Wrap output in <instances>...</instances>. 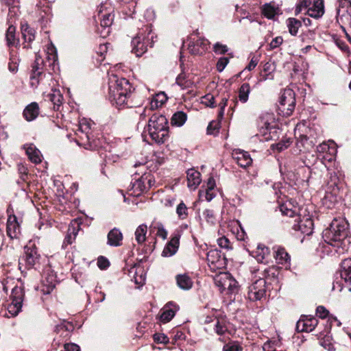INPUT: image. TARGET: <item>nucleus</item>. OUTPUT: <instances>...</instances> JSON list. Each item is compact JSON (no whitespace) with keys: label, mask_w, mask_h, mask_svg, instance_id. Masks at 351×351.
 Instances as JSON below:
<instances>
[{"label":"nucleus","mask_w":351,"mask_h":351,"mask_svg":"<svg viewBox=\"0 0 351 351\" xmlns=\"http://www.w3.org/2000/svg\"><path fill=\"white\" fill-rule=\"evenodd\" d=\"M23 38L25 42L30 43L35 39V30L30 28L27 25L21 26Z\"/></svg>","instance_id":"nucleus-36"},{"label":"nucleus","mask_w":351,"mask_h":351,"mask_svg":"<svg viewBox=\"0 0 351 351\" xmlns=\"http://www.w3.org/2000/svg\"><path fill=\"white\" fill-rule=\"evenodd\" d=\"M263 14L267 19H273L277 14V8L270 4H265L263 8Z\"/></svg>","instance_id":"nucleus-43"},{"label":"nucleus","mask_w":351,"mask_h":351,"mask_svg":"<svg viewBox=\"0 0 351 351\" xmlns=\"http://www.w3.org/2000/svg\"><path fill=\"white\" fill-rule=\"evenodd\" d=\"M330 330H323L320 332L319 336V343L324 347L325 349H327L328 351H335V348L332 345V339L331 336L329 335Z\"/></svg>","instance_id":"nucleus-29"},{"label":"nucleus","mask_w":351,"mask_h":351,"mask_svg":"<svg viewBox=\"0 0 351 351\" xmlns=\"http://www.w3.org/2000/svg\"><path fill=\"white\" fill-rule=\"evenodd\" d=\"M186 119V114L182 111H178L173 114L171 122L173 125L180 127L184 124Z\"/></svg>","instance_id":"nucleus-34"},{"label":"nucleus","mask_w":351,"mask_h":351,"mask_svg":"<svg viewBox=\"0 0 351 351\" xmlns=\"http://www.w3.org/2000/svg\"><path fill=\"white\" fill-rule=\"evenodd\" d=\"M274 257L277 263L283 265H289L291 258L283 247H278L274 252Z\"/></svg>","instance_id":"nucleus-26"},{"label":"nucleus","mask_w":351,"mask_h":351,"mask_svg":"<svg viewBox=\"0 0 351 351\" xmlns=\"http://www.w3.org/2000/svg\"><path fill=\"white\" fill-rule=\"evenodd\" d=\"M232 158L240 167L243 168L249 167L252 162L249 153L241 149H234L232 152Z\"/></svg>","instance_id":"nucleus-15"},{"label":"nucleus","mask_w":351,"mask_h":351,"mask_svg":"<svg viewBox=\"0 0 351 351\" xmlns=\"http://www.w3.org/2000/svg\"><path fill=\"white\" fill-rule=\"evenodd\" d=\"M108 245L112 247L121 245L123 240V234L118 228L112 229L108 234Z\"/></svg>","instance_id":"nucleus-23"},{"label":"nucleus","mask_w":351,"mask_h":351,"mask_svg":"<svg viewBox=\"0 0 351 351\" xmlns=\"http://www.w3.org/2000/svg\"><path fill=\"white\" fill-rule=\"evenodd\" d=\"M318 324V320L313 316L302 315L296 324V328L315 329Z\"/></svg>","instance_id":"nucleus-19"},{"label":"nucleus","mask_w":351,"mask_h":351,"mask_svg":"<svg viewBox=\"0 0 351 351\" xmlns=\"http://www.w3.org/2000/svg\"><path fill=\"white\" fill-rule=\"evenodd\" d=\"M267 282L265 278L255 280L248 289V298L252 301L259 300L265 295Z\"/></svg>","instance_id":"nucleus-9"},{"label":"nucleus","mask_w":351,"mask_h":351,"mask_svg":"<svg viewBox=\"0 0 351 351\" xmlns=\"http://www.w3.org/2000/svg\"><path fill=\"white\" fill-rule=\"evenodd\" d=\"M131 88L132 86L125 78H119L116 75L109 77V99L118 107L131 106L129 104V99L132 96Z\"/></svg>","instance_id":"nucleus-1"},{"label":"nucleus","mask_w":351,"mask_h":351,"mask_svg":"<svg viewBox=\"0 0 351 351\" xmlns=\"http://www.w3.org/2000/svg\"><path fill=\"white\" fill-rule=\"evenodd\" d=\"M91 129V123L90 121L82 119L79 122L77 132L76 134L79 136L77 143L82 145L86 149H95L99 147L98 140L90 139V131Z\"/></svg>","instance_id":"nucleus-6"},{"label":"nucleus","mask_w":351,"mask_h":351,"mask_svg":"<svg viewBox=\"0 0 351 351\" xmlns=\"http://www.w3.org/2000/svg\"><path fill=\"white\" fill-rule=\"evenodd\" d=\"M280 212L283 215L293 217L298 213L297 206H293L290 202H285L280 206Z\"/></svg>","instance_id":"nucleus-32"},{"label":"nucleus","mask_w":351,"mask_h":351,"mask_svg":"<svg viewBox=\"0 0 351 351\" xmlns=\"http://www.w3.org/2000/svg\"><path fill=\"white\" fill-rule=\"evenodd\" d=\"M199 194L201 198L204 197L206 200L208 202L211 201L215 197L216 195L213 189H206L205 191H200Z\"/></svg>","instance_id":"nucleus-54"},{"label":"nucleus","mask_w":351,"mask_h":351,"mask_svg":"<svg viewBox=\"0 0 351 351\" xmlns=\"http://www.w3.org/2000/svg\"><path fill=\"white\" fill-rule=\"evenodd\" d=\"M226 281V283L225 284L223 291L227 289L230 293H234L237 290V282L234 278H232L230 274H228V277H227Z\"/></svg>","instance_id":"nucleus-42"},{"label":"nucleus","mask_w":351,"mask_h":351,"mask_svg":"<svg viewBox=\"0 0 351 351\" xmlns=\"http://www.w3.org/2000/svg\"><path fill=\"white\" fill-rule=\"evenodd\" d=\"M8 69L10 72L14 73L18 71V59L15 57H13L12 55L10 59Z\"/></svg>","instance_id":"nucleus-60"},{"label":"nucleus","mask_w":351,"mask_h":351,"mask_svg":"<svg viewBox=\"0 0 351 351\" xmlns=\"http://www.w3.org/2000/svg\"><path fill=\"white\" fill-rule=\"evenodd\" d=\"M209 42L207 40L199 38L195 42H190L189 44V50L192 54L202 55L206 51Z\"/></svg>","instance_id":"nucleus-14"},{"label":"nucleus","mask_w":351,"mask_h":351,"mask_svg":"<svg viewBox=\"0 0 351 351\" xmlns=\"http://www.w3.org/2000/svg\"><path fill=\"white\" fill-rule=\"evenodd\" d=\"M337 17L342 22L348 23L351 26V1L340 0Z\"/></svg>","instance_id":"nucleus-11"},{"label":"nucleus","mask_w":351,"mask_h":351,"mask_svg":"<svg viewBox=\"0 0 351 351\" xmlns=\"http://www.w3.org/2000/svg\"><path fill=\"white\" fill-rule=\"evenodd\" d=\"M257 259L258 261H263V260L265 258V255L268 254V248L265 247H258V251H257Z\"/></svg>","instance_id":"nucleus-62"},{"label":"nucleus","mask_w":351,"mask_h":351,"mask_svg":"<svg viewBox=\"0 0 351 351\" xmlns=\"http://www.w3.org/2000/svg\"><path fill=\"white\" fill-rule=\"evenodd\" d=\"M22 304L16 302H11L8 306V311L12 316H15L21 311Z\"/></svg>","instance_id":"nucleus-49"},{"label":"nucleus","mask_w":351,"mask_h":351,"mask_svg":"<svg viewBox=\"0 0 351 351\" xmlns=\"http://www.w3.org/2000/svg\"><path fill=\"white\" fill-rule=\"evenodd\" d=\"M307 14L313 18L319 19L324 14V0H314L313 6L306 10Z\"/></svg>","instance_id":"nucleus-21"},{"label":"nucleus","mask_w":351,"mask_h":351,"mask_svg":"<svg viewBox=\"0 0 351 351\" xmlns=\"http://www.w3.org/2000/svg\"><path fill=\"white\" fill-rule=\"evenodd\" d=\"M167 97L164 93L158 94L156 98L151 102V108L161 106L167 101Z\"/></svg>","instance_id":"nucleus-47"},{"label":"nucleus","mask_w":351,"mask_h":351,"mask_svg":"<svg viewBox=\"0 0 351 351\" xmlns=\"http://www.w3.org/2000/svg\"><path fill=\"white\" fill-rule=\"evenodd\" d=\"M9 12H8V21L10 24L14 23L15 16L18 14L19 12V6L17 3L12 4L9 5Z\"/></svg>","instance_id":"nucleus-50"},{"label":"nucleus","mask_w":351,"mask_h":351,"mask_svg":"<svg viewBox=\"0 0 351 351\" xmlns=\"http://www.w3.org/2000/svg\"><path fill=\"white\" fill-rule=\"evenodd\" d=\"M218 245L221 248L230 249L231 248L230 242L226 237H221L217 239Z\"/></svg>","instance_id":"nucleus-63"},{"label":"nucleus","mask_w":351,"mask_h":351,"mask_svg":"<svg viewBox=\"0 0 351 351\" xmlns=\"http://www.w3.org/2000/svg\"><path fill=\"white\" fill-rule=\"evenodd\" d=\"M178 308L177 305L173 302L166 304L161 309V313L159 316L160 322L162 323L169 322L174 317Z\"/></svg>","instance_id":"nucleus-16"},{"label":"nucleus","mask_w":351,"mask_h":351,"mask_svg":"<svg viewBox=\"0 0 351 351\" xmlns=\"http://www.w3.org/2000/svg\"><path fill=\"white\" fill-rule=\"evenodd\" d=\"M154 340L158 343H167L169 342V337L161 332H156L154 335Z\"/></svg>","instance_id":"nucleus-56"},{"label":"nucleus","mask_w":351,"mask_h":351,"mask_svg":"<svg viewBox=\"0 0 351 351\" xmlns=\"http://www.w3.org/2000/svg\"><path fill=\"white\" fill-rule=\"evenodd\" d=\"M312 0H302L297 5L295 8V14H298L303 10L308 9V7L311 5Z\"/></svg>","instance_id":"nucleus-53"},{"label":"nucleus","mask_w":351,"mask_h":351,"mask_svg":"<svg viewBox=\"0 0 351 351\" xmlns=\"http://www.w3.org/2000/svg\"><path fill=\"white\" fill-rule=\"evenodd\" d=\"M188 186L191 189H195L201 182L200 173L193 169L187 171Z\"/></svg>","instance_id":"nucleus-25"},{"label":"nucleus","mask_w":351,"mask_h":351,"mask_svg":"<svg viewBox=\"0 0 351 351\" xmlns=\"http://www.w3.org/2000/svg\"><path fill=\"white\" fill-rule=\"evenodd\" d=\"M146 130L156 143H165L169 136L167 119L162 114H153L149 120Z\"/></svg>","instance_id":"nucleus-2"},{"label":"nucleus","mask_w":351,"mask_h":351,"mask_svg":"<svg viewBox=\"0 0 351 351\" xmlns=\"http://www.w3.org/2000/svg\"><path fill=\"white\" fill-rule=\"evenodd\" d=\"M348 223L344 219H334L330 228L326 230L324 237L326 241L334 245L333 243L339 242L348 235Z\"/></svg>","instance_id":"nucleus-5"},{"label":"nucleus","mask_w":351,"mask_h":351,"mask_svg":"<svg viewBox=\"0 0 351 351\" xmlns=\"http://www.w3.org/2000/svg\"><path fill=\"white\" fill-rule=\"evenodd\" d=\"M154 44V34L151 24L148 23L139 30L136 36L132 40V51L137 57L141 56L147 49V46L152 47Z\"/></svg>","instance_id":"nucleus-3"},{"label":"nucleus","mask_w":351,"mask_h":351,"mask_svg":"<svg viewBox=\"0 0 351 351\" xmlns=\"http://www.w3.org/2000/svg\"><path fill=\"white\" fill-rule=\"evenodd\" d=\"M298 230L303 234L307 235L311 234L313 232V222L311 218H306L298 221Z\"/></svg>","instance_id":"nucleus-31"},{"label":"nucleus","mask_w":351,"mask_h":351,"mask_svg":"<svg viewBox=\"0 0 351 351\" xmlns=\"http://www.w3.org/2000/svg\"><path fill=\"white\" fill-rule=\"evenodd\" d=\"M301 22L296 19L289 18L287 20V27L289 28V32L293 36H295L298 34V29L301 27Z\"/></svg>","instance_id":"nucleus-39"},{"label":"nucleus","mask_w":351,"mask_h":351,"mask_svg":"<svg viewBox=\"0 0 351 351\" xmlns=\"http://www.w3.org/2000/svg\"><path fill=\"white\" fill-rule=\"evenodd\" d=\"M180 234H175L168 243L165 245L162 252V255L165 257H169L175 254L179 247Z\"/></svg>","instance_id":"nucleus-18"},{"label":"nucleus","mask_w":351,"mask_h":351,"mask_svg":"<svg viewBox=\"0 0 351 351\" xmlns=\"http://www.w3.org/2000/svg\"><path fill=\"white\" fill-rule=\"evenodd\" d=\"M176 213L180 219H184L187 217L188 208L183 202L177 206Z\"/></svg>","instance_id":"nucleus-48"},{"label":"nucleus","mask_w":351,"mask_h":351,"mask_svg":"<svg viewBox=\"0 0 351 351\" xmlns=\"http://www.w3.org/2000/svg\"><path fill=\"white\" fill-rule=\"evenodd\" d=\"M229 60L228 58H220L217 63V71L221 72L223 71L226 65L228 64Z\"/></svg>","instance_id":"nucleus-61"},{"label":"nucleus","mask_w":351,"mask_h":351,"mask_svg":"<svg viewBox=\"0 0 351 351\" xmlns=\"http://www.w3.org/2000/svg\"><path fill=\"white\" fill-rule=\"evenodd\" d=\"M104 7V5H101L98 10V16L101 21V26L104 28H108L112 25L113 22L114 15L112 14L110 12H106L104 13L102 10Z\"/></svg>","instance_id":"nucleus-27"},{"label":"nucleus","mask_w":351,"mask_h":351,"mask_svg":"<svg viewBox=\"0 0 351 351\" xmlns=\"http://www.w3.org/2000/svg\"><path fill=\"white\" fill-rule=\"evenodd\" d=\"M24 298L23 289L21 287H15L12 289L10 299L12 302L23 303Z\"/></svg>","instance_id":"nucleus-37"},{"label":"nucleus","mask_w":351,"mask_h":351,"mask_svg":"<svg viewBox=\"0 0 351 351\" xmlns=\"http://www.w3.org/2000/svg\"><path fill=\"white\" fill-rule=\"evenodd\" d=\"M134 182H132L128 187L130 195L139 196L144 191L149 189L152 185V177L149 173H144L139 178H134Z\"/></svg>","instance_id":"nucleus-8"},{"label":"nucleus","mask_w":351,"mask_h":351,"mask_svg":"<svg viewBox=\"0 0 351 351\" xmlns=\"http://www.w3.org/2000/svg\"><path fill=\"white\" fill-rule=\"evenodd\" d=\"M44 61L43 58L36 56L34 63L32 66V75L30 77V84L32 86L37 87L40 82V77L43 73Z\"/></svg>","instance_id":"nucleus-10"},{"label":"nucleus","mask_w":351,"mask_h":351,"mask_svg":"<svg viewBox=\"0 0 351 351\" xmlns=\"http://www.w3.org/2000/svg\"><path fill=\"white\" fill-rule=\"evenodd\" d=\"M39 113L38 105L36 102L29 104L23 111V116L28 121L35 119Z\"/></svg>","instance_id":"nucleus-28"},{"label":"nucleus","mask_w":351,"mask_h":351,"mask_svg":"<svg viewBox=\"0 0 351 351\" xmlns=\"http://www.w3.org/2000/svg\"><path fill=\"white\" fill-rule=\"evenodd\" d=\"M45 97V100H48L53 104L54 110H58L62 104L63 97L59 90L53 89L51 93L47 94Z\"/></svg>","instance_id":"nucleus-24"},{"label":"nucleus","mask_w":351,"mask_h":351,"mask_svg":"<svg viewBox=\"0 0 351 351\" xmlns=\"http://www.w3.org/2000/svg\"><path fill=\"white\" fill-rule=\"evenodd\" d=\"M75 236L76 233L75 232V228H73L71 229V228H69L68 233L64 238L62 246L66 247V245L71 244L73 241L75 240Z\"/></svg>","instance_id":"nucleus-51"},{"label":"nucleus","mask_w":351,"mask_h":351,"mask_svg":"<svg viewBox=\"0 0 351 351\" xmlns=\"http://www.w3.org/2000/svg\"><path fill=\"white\" fill-rule=\"evenodd\" d=\"M110 265V263L108 261V260L104 257V256H100L98 260H97V266L101 269H106L107 267H108Z\"/></svg>","instance_id":"nucleus-64"},{"label":"nucleus","mask_w":351,"mask_h":351,"mask_svg":"<svg viewBox=\"0 0 351 351\" xmlns=\"http://www.w3.org/2000/svg\"><path fill=\"white\" fill-rule=\"evenodd\" d=\"M339 179L337 175L336 174V173L334 172V173H330V180L328 182V186L330 188H332V191L335 193H336V191H338L339 189Z\"/></svg>","instance_id":"nucleus-44"},{"label":"nucleus","mask_w":351,"mask_h":351,"mask_svg":"<svg viewBox=\"0 0 351 351\" xmlns=\"http://www.w3.org/2000/svg\"><path fill=\"white\" fill-rule=\"evenodd\" d=\"M47 56L49 64H53L57 60L56 49L51 43L47 48Z\"/></svg>","instance_id":"nucleus-46"},{"label":"nucleus","mask_w":351,"mask_h":351,"mask_svg":"<svg viewBox=\"0 0 351 351\" xmlns=\"http://www.w3.org/2000/svg\"><path fill=\"white\" fill-rule=\"evenodd\" d=\"M228 274L226 272L220 273L217 274L215 278V285L220 288L221 291H223V288L225 287V284L226 283L227 277H228Z\"/></svg>","instance_id":"nucleus-41"},{"label":"nucleus","mask_w":351,"mask_h":351,"mask_svg":"<svg viewBox=\"0 0 351 351\" xmlns=\"http://www.w3.org/2000/svg\"><path fill=\"white\" fill-rule=\"evenodd\" d=\"M228 50V48L226 45H222L219 43H217L213 46V51L215 53L217 54H224Z\"/></svg>","instance_id":"nucleus-58"},{"label":"nucleus","mask_w":351,"mask_h":351,"mask_svg":"<svg viewBox=\"0 0 351 351\" xmlns=\"http://www.w3.org/2000/svg\"><path fill=\"white\" fill-rule=\"evenodd\" d=\"M202 103L205 104L206 106L213 108L215 106V97L211 94H207L202 98Z\"/></svg>","instance_id":"nucleus-57"},{"label":"nucleus","mask_w":351,"mask_h":351,"mask_svg":"<svg viewBox=\"0 0 351 351\" xmlns=\"http://www.w3.org/2000/svg\"><path fill=\"white\" fill-rule=\"evenodd\" d=\"M21 232L20 225L15 215L9 216L7 221V234L11 239L17 238Z\"/></svg>","instance_id":"nucleus-17"},{"label":"nucleus","mask_w":351,"mask_h":351,"mask_svg":"<svg viewBox=\"0 0 351 351\" xmlns=\"http://www.w3.org/2000/svg\"><path fill=\"white\" fill-rule=\"evenodd\" d=\"M176 281L178 287L184 291H189L193 286L192 278L186 273L176 275Z\"/></svg>","instance_id":"nucleus-22"},{"label":"nucleus","mask_w":351,"mask_h":351,"mask_svg":"<svg viewBox=\"0 0 351 351\" xmlns=\"http://www.w3.org/2000/svg\"><path fill=\"white\" fill-rule=\"evenodd\" d=\"M250 93V86L249 84H243L239 90V99L242 103H245L248 100Z\"/></svg>","instance_id":"nucleus-40"},{"label":"nucleus","mask_w":351,"mask_h":351,"mask_svg":"<svg viewBox=\"0 0 351 351\" xmlns=\"http://www.w3.org/2000/svg\"><path fill=\"white\" fill-rule=\"evenodd\" d=\"M24 149L31 162L35 164L42 162L43 156L40 150L34 144H26L24 145Z\"/></svg>","instance_id":"nucleus-20"},{"label":"nucleus","mask_w":351,"mask_h":351,"mask_svg":"<svg viewBox=\"0 0 351 351\" xmlns=\"http://www.w3.org/2000/svg\"><path fill=\"white\" fill-rule=\"evenodd\" d=\"M16 27L13 24H10L7 29L5 38L8 46L15 45L19 40L15 36Z\"/></svg>","instance_id":"nucleus-35"},{"label":"nucleus","mask_w":351,"mask_h":351,"mask_svg":"<svg viewBox=\"0 0 351 351\" xmlns=\"http://www.w3.org/2000/svg\"><path fill=\"white\" fill-rule=\"evenodd\" d=\"M340 275L346 282L351 280V258H346L342 261Z\"/></svg>","instance_id":"nucleus-30"},{"label":"nucleus","mask_w":351,"mask_h":351,"mask_svg":"<svg viewBox=\"0 0 351 351\" xmlns=\"http://www.w3.org/2000/svg\"><path fill=\"white\" fill-rule=\"evenodd\" d=\"M201 220L205 221L208 225L214 226L217 223V217L212 209L206 208L202 211Z\"/></svg>","instance_id":"nucleus-33"},{"label":"nucleus","mask_w":351,"mask_h":351,"mask_svg":"<svg viewBox=\"0 0 351 351\" xmlns=\"http://www.w3.org/2000/svg\"><path fill=\"white\" fill-rule=\"evenodd\" d=\"M176 83L182 89H186L193 86V82L189 80H186L185 76L182 74H180L177 77Z\"/></svg>","instance_id":"nucleus-45"},{"label":"nucleus","mask_w":351,"mask_h":351,"mask_svg":"<svg viewBox=\"0 0 351 351\" xmlns=\"http://www.w3.org/2000/svg\"><path fill=\"white\" fill-rule=\"evenodd\" d=\"M40 255L34 243L29 241L24 247V255L19 259V267L21 272L36 268L40 265Z\"/></svg>","instance_id":"nucleus-4"},{"label":"nucleus","mask_w":351,"mask_h":351,"mask_svg":"<svg viewBox=\"0 0 351 351\" xmlns=\"http://www.w3.org/2000/svg\"><path fill=\"white\" fill-rule=\"evenodd\" d=\"M147 227L145 224L140 225L135 231V239L138 243H143L146 239Z\"/></svg>","instance_id":"nucleus-38"},{"label":"nucleus","mask_w":351,"mask_h":351,"mask_svg":"<svg viewBox=\"0 0 351 351\" xmlns=\"http://www.w3.org/2000/svg\"><path fill=\"white\" fill-rule=\"evenodd\" d=\"M295 105V93L291 89H285L280 94L279 104L278 106V113L284 117L290 116Z\"/></svg>","instance_id":"nucleus-7"},{"label":"nucleus","mask_w":351,"mask_h":351,"mask_svg":"<svg viewBox=\"0 0 351 351\" xmlns=\"http://www.w3.org/2000/svg\"><path fill=\"white\" fill-rule=\"evenodd\" d=\"M208 264L211 269H221L223 265V258L221 252L217 250H211L207 253Z\"/></svg>","instance_id":"nucleus-12"},{"label":"nucleus","mask_w":351,"mask_h":351,"mask_svg":"<svg viewBox=\"0 0 351 351\" xmlns=\"http://www.w3.org/2000/svg\"><path fill=\"white\" fill-rule=\"evenodd\" d=\"M220 125L217 121H211L207 128V133L208 134L215 135L218 133Z\"/></svg>","instance_id":"nucleus-55"},{"label":"nucleus","mask_w":351,"mask_h":351,"mask_svg":"<svg viewBox=\"0 0 351 351\" xmlns=\"http://www.w3.org/2000/svg\"><path fill=\"white\" fill-rule=\"evenodd\" d=\"M56 276L53 271L45 273L42 281L41 291L44 294H49L56 287Z\"/></svg>","instance_id":"nucleus-13"},{"label":"nucleus","mask_w":351,"mask_h":351,"mask_svg":"<svg viewBox=\"0 0 351 351\" xmlns=\"http://www.w3.org/2000/svg\"><path fill=\"white\" fill-rule=\"evenodd\" d=\"M156 228L157 229L156 235L164 240L166 239L167 237V231L165 229L163 225L161 223H158Z\"/></svg>","instance_id":"nucleus-59"},{"label":"nucleus","mask_w":351,"mask_h":351,"mask_svg":"<svg viewBox=\"0 0 351 351\" xmlns=\"http://www.w3.org/2000/svg\"><path fill=\"white\" fill-rule=\"evenodd\" d=\"M341 326V322L333 316H329L326 321V329H332V328H338Z\"/></svg>","instance_id":"nucleus-52"}]
</instances>
